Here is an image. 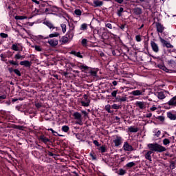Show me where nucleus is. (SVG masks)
<instances>
[{
  "label": "nucleus",
  "mask_w": 176,
  "mask_h": 176,
  "mask_svg": "<svg viewBox=\"0 0 176 176\" xmlns=\"http://www.w3.org/2000/svg\"><path fill=\"white\" fill-rule=\"evenodd\" d=\"M147 148L150 149V152H159L162 153V152H166L167 149L166 147L157 144V143H151L147 145Z\"/></svg>",
  "instance_id": "obj_1"
},
{
  "label": "nucleus",
  "mask_w": 176,
  "mask_h": 176,
  "mask_svg": "<svg viewBox=\"0 0 176 176\" xmlns=\"http://www.w3.org/2000/svg\"><path fill=\"white\" fill-rule=\"evenodd\" d=\"M173 107H176V96L172 98L168 102L164 105L166 109H171Z\"/></svg>",
  "instance_id": "obj_2"
},
{
  "label": "nucleus",
  "mask_w": 176,
  "mask_h": 176,
  "mask_svg": "<svg viewBox=\"0 0 176 176\" xmlns=\"http://www.w3.org/2000/svg\"><path fill=\"white\" fill-rule=\"evenodd\" d=\"M168 94H169L168 91H161L157 92L155 94V96H157V98H159V100H164V98H166V97H167Z\"/></svg>",
  "instance_id": "obj_3"
},
{
  "label": "nucleus",
  "mask_w": 176,
  "mask_h": 176,
  "mask_svg": "<svg viewBox=\"0 0 176 176\" xmlns=\"http://www.w3.org/2000/svg\"><path fill=\"white\" fill-rule=\"evenodd\" d=\"M113 143L115 146H120V144H123V138L119 135H116Z\"/></svg>",
  "instance_id": "obj_4"
},
{
  "label": "nucleus",
  "mask_w": 176,
  "mask_h": 176,
  "mask_svg": "<svg viewBox=\"0 0 176 176\" xmlns=\"http://www.w3.org/2000/svg\"><path fill=\"white\" fill-rule=\"evenodd\" d=\"M44 24L46 25L51 31H53V30H56V31H60V28L55 27L54 25H53V23L49 21L44 22Z\"/></svg>",
  "instance_id": "obj_5"
},
{
  "label": "nucleus",
  "mask_w": 176,
  "mask_h": 176,
  "mask_svg": "<svg viewBox=\"0 0 176 176\" xmlns=\"http://www.w3.org/2000/svg\"><path fill=\"white\" fill-rule=\"evenodd\" d=\"M122 149H124L125 152H131L132 151H134L133 146L130 145L127 142H124Z\"/></svg>",
  "instance_id": "obj_6"
},
{
  "label": "nucleus",
  "mask_w": 176,
  "mask_h": 176,
  "mask_svg": "<svg viewBox=\"0 0 176 176\" xmlns=\"http://www.w3.org/2000/svg\"><path fill=\"white\" fill-rule=\"evenodd\" d=\"M73 116L76 120H78V124H80V126H82V114L79 112H74Z\"/></svg>",
  "instance_id": "obj_7"
},
{
  "label": "nucleus",
  "mask_w": 176,
  "mask_h": 176,
  "mask_svg": "<svg viewBox=\"0 0 176 176\" xmlns=\"http://www.w3.org/2000/svg\"><path fill=\"white\" fill-rule=\"evenodd\" d=\"M83 98L85 100V102L82 100L80 102L82 107H89L90 105V99H89V97L85 94L83 95Z\"/></svg>",
  "instance_id": "obj_8"
},
{
  "label": "nucleus",
  "mask_w": 176,
  "mask_h": 176,
  "mask_svg": "<svg viewBox=\"0 0 176 176\" xmlns=\"http://www.w3.org/2000/svg\"><path fill=\"white\" fill-rule=\"evenodd\" d=\"M74 27L69 28L66 34V36L69 38V41H72L74 38Z\"/></svg>",
  "instance_id": "obj_9"
},
{
  "label": "nucleus",
  "mask_w": 176,
  "mask_h": 176,
  "mask_svg": "<svg viewBox=\"0 0 176 176\" xmlns=\"http://www.w3.org/2000/svg\"><path fill=\"white\" fill-rule=\"evenodd\" d=\"M167 118L170 119V120H176V114L174 111H168L166 113Z\"/></svg>",
  "instance_id": "obj_10"
},
{
  "label": "nucleus",
  "mask_w": 176,
  "mask_h": 176,
  "mask_svg": "<svg viewBox=\"0 0 176 176\" xmlns=\"http://www.w3.org/2000/svg\"><path fill=\"white\" fill-rule=\"evenodd\" d=\"M151 46L152 47V50L154 51L155 53L159 52V45L155 41H151Z\"/></svg>",
  "instance_id": "obj_11"
},
{
  "label": "nucleus",
  "mask_w": 176,
  "mask_h": 176,
  "mask_svg": "<svg viewBox=\"0 0 176 176\" xmlns=\"http://www.w3.org/2000/svg\"><path fill=\"white\" fill-rule=\"evenodd\" d=\"M48 43L49 45H50V46H52V47H54L57 46V45H58V40L56 38H52L48 41Z\"/></svg>",
  "instance_id": "obj_12"
},
{
  "label": "nucleus",
  "mask_w": 176,
  "mask_h": 176,
  "mask_svg": "<svg viewBox=\"0 0 176 176\" xmlns=\"http://www.w3.org/2000/svg\"><path fill=\"white\" fill-rule=\"evenodd\" d=\"M156 28L157 32H160V34L163 33V32L164 31V26H163V25H162V23H156Z\"/></svg>",
  "instance_id": "obj_13"
},
{
  "label": "nucleus",
  "mask_w": 176,
  "mask_h": 176,
  "mask_svg": "<svg viewBox=\"0 0 176 176\" xmlns=\"http://www.w3.org/2000/svg\"><path fill=\"white\" fill-rule=\"evenodd\" d=\"M136 105L140 109H145L146 108V103L145 102H136Z\"/></svg>",
  "instance_id": "obj_14"
},
{
  "label": "nucleus",
  "mask_w": 176,
  "mask_h": 176,
  "mask_svg": "<svg viewBox=\"0 0 176 176\" xmlns=\"http://www.w3.org/2000/svg\"><path fill=\"white\" fill-rule=\"evenodd\" d=\"M152 153H153V152L151 151H147L144 155L145 159H146L149 162H152V156L151 155H152Z\"/></svg>",
  "instance_id": "obj_15"
},
{
  "label": "nucleus",
  "mask_w": 176,
  "mask_h": 176,
  "mask_svg": "<svg viewBox=\"0 0 176 176\" xmlns=\"http://www.w3.org/2000/svg\"><path fill=\"white\" fill-rule=\"evenodd\" d=\"M69 41V38L67 36H63L60 40V42L62 43V45H65V43H68Z\"/></svg>",
  "instance_id": "obj_16"
},
{
  "label": "nucleus",
  "mask_w": 176,
  "mask_h": 176,
  "mask_svg": "<svg viewBox=\"0 0 176 176\" xmlns=\"http://www.w3.org/2000/svg\"><path fill=\"white\" fill-rule=\"evenodd\" d=\"M70 54H73V56H76V57H78V58H83V56L79 52H76V51L72 50L70 52Z\"/></svg>",
  "instance_id": "obj_17"
},
{
  "label": "nucleus",
  "mask_w": 176,
  "mask_h": 176,
  "mask_svg": "<svg viewBox=\"0 0 176 176\" xmlns=\"http://www.w3.org/2000/svg\"><path fill=\"white\" fill-rule=\"evenodd\" d=\"M138 127L134 126H131L128 128L129 133H138Z\"/></svg>",
  "instance_id": "obj_18"
},
{
  "label": "nucleus",
  "mask_w": 176,
  "mask_h": 176,
  "mask_svg": "<svg viewBox=\"0 0 176 176\" xmlns=\"http://www.w3.org/2000/svg\"><path fill=\"white\" fill-rule=\"evenodd\" d=\"M161 42L162 43H163L164 46H165L166 47H168V48L173 47V45L170 43L167 42L166 40L163 38L161 39Z\"/></svg>",
  "instance_id": "obj_19"
},
{
  "label": "nucleus",
  "mask_w": 176,
  "mask_h": 176,
  "mask_svg": "<svg viewBox=\"0 0 176 176\" xmlns=\"http://www.w3.org/2000/svg\"><path fill=\"white\" fill-rule=\"evenodd\" d=\"M132 96H142L144 94V91L141 90H135L131 92Z\"/></svg>",
  "instance_id": "obj_20"
},
{
  "label": "nucleus",
  "mask_w": 176,
  "mask_h": 176,
  "mask_svg": "<svg viewBox=\"0 0 176 176\" xmlns=\"http://www.w3.org/2000/svg\"><path fill=\"white\" fill-rule=\"evenodd\" d=\"M157 67L158 68H160V69H162L165 72H168V69L166 67V66L164 65V63H160L157 65Z\"/></svg>",
  "instance_id": "obj_21"
},
{
  "label": "nucleus",
  "mask_w": 176,
  "mask_h": 176,
  "mask_svg": "<svg viewBox=\"0 0 176 176\" xmlns=\"http://www.w3.org/2000/svg\"><path fill=\"white\" fill-rule=\"evenodd\" d=\"M19 64L23 67H31V63L28 60L21 61Z\"/></svg>",
  "instance_id": "obj_22"
},
{
  "label": "nucleus",
  "mask_w": 176,
  "mask_h": 176,
  "mask_svg": "<svg viewBox=\"0 0 176 176\" xmlns=\"http://www.w3.org/2000/svg\"><path fill=\"white\" fill-rule=\"evenodd\" d=\"M40 140L43 142L44 144H47V142H50V140L45 135H41L40 137Z\"/></svg>",
  "instance_id": "obj_23"
},
{
  "label": "nucleus",
  "mask_w": 176,
  "mask_h": 176,
  "mask_svg": "<svg viewBox=\"0 0 176 176\" xmlns=\"http://www.w3.org/2000/svg\"><path fill=\"white\" fill-rule=\"evenodd\" d=\"M94 5H95V8H98V6H102L103 3L101 1L96 0L94 1Z\"/></svg>",
  "instance_id": "obj_24"
},
{
  "label": "nucleus",
  "mask_w": 176,
  "mask_h": 176,
  "mask_svg": "<svg viewBox=\"0 0 176 176\" xmlns=\"http://www.w3.org/2000/svg\"><path fill=\"white\" fill-rule=\"evenodd\" d=\"M78 68H80L81 71H87V69H89L87 65L83 64L79 65Z\"/></svg>",
  "instance_id": "obj_25"
},
{
  "label": "nucleus",
  "mask_w": 176,
  "mask_h": 176,
  "mask_svg": "<svg viewBox=\"0 0 176 176\" xmlns=\"http://www.w3.org/2000/svg\"><path fill=\"white\" fill-rule=\"evenodd\" d=\"M57 36H60V33L58 32H54L49 35V38H57Z\"/></svg>",
  "instance_id": "obj_26"
},
{
  "label": "nucleus",
  "mask_w": 176,
  "mask_h": 176,
  "mask_svg": "<svg viewBox=\"0 0 176 176\" xmlns=\"http://www.w3.org/2000/svg\"><path fill=\"white\" fill-rule=\"evenodd\" d=\"M134 13L138 16L142 13V10L140 8H136L134 9Z\"/></svg>",
  "instance_id": "obj_27"
},
{
  "label": "nucleus",
  "mask_w": 176,
  "mask_h": 176,
  "mask_svg": "<svg viewBox=\"0 0 176 176\" xmlns=\"http://www.w3.org/2000/svg\"><path fill=\"white\" fill-rule=\"evenodd\" d=\"M124 12V9L123 8H120V9H118L117 10V14L118 17H121L122 16V13H123Z\"/></svg>",
  "instance_id": "obj_28"
},
{
  "label": "nucleus",
  "mask_w": 176,
  "mask_h": 176,
  "mask_svg": "<svg viewBox=\"0 0 176 176\" xmlns=\"http://www.w3.org/2000/svg\"><path fill=\"white\" fill-rule=\"evenodd\" d=\"M104 31H105V28H100L98 29V30H97L98 35L101 36V35H102V34H104Z\"/></svg>",
  "instance_id": "obj_29"
},
{
  "label": "nucleus",
  "mask_w": 176,
  "mask_h": 176,
  "mask_svg": "<svg viewBox=\"0 0 176 176\" xmlns=\"http://www.w3.org/2000/svg\"><path fill=\"white\" fill-rule=\"evenodd\" d=\"M60 27L62 28V32L65 34L67 32V25L65 23L60 24Z\"/></svg>",
  "instance_id": "obj_30"
},
{
  "label": "nucleus",
  "mask_w": 176,
  "mask_h": 176,
  "mask_svg": "<svg viewBox=\"0 0 176 176\" xmlns=\"http://www.w3.org/2000/svg\"><path fill=\"white\" fill-rule=\"evenodd\" d=\"M135 166V162H131L126 164V167H128V168H131V167H134Z\"/></svg>",
  "instance_id": "obj_31"
},
{
  "label": "nucleus",
  "mask_w": 176,
  "mask_h": 176,
  "mask_svg": "<svg viewBox=\"0 0 176 176\" xmlns=\"http://www.w3.org/2000/svg\"><path fill=\"white\" fill-rule=\"evenodd\" d=\"M62 131H64V133H68V131H69V126H68L67 125L63 126Z\"/></svg>",
  "instance_id": "obj_32"
},
{
  "label": "nucleus",
  "mask_w": 176,
  "mask_h": 176,
  "mask_svg": "<svg viewBox=\"0 0 176 176\" xmlns=\"http://www.w3.org/2000/svg\"><path fill=\"white\" fill-rule=\"evenodd\" d=\"M80 30H81V31H86V30H87V23H82L80 25Z\"/></svg>",
  "instance_id": "obj_33"
},
{
  "label": "nucleus",
  "mask_w": 176,
  "mask_h": 176,
  "mask_svg": "<svg viewBox=\"0 0 176 176\" xmlns=\"http://www.w3.org/2000/svg\"><path fill=\"white\" fill-rule=\"evenodd\" d=\"M15 20H25L27 19V16H15L14 17Z\"/></svg>",
  "instance_id": "obj_34"
},
{
  "label": "nucleus",
  "mask_w": 176,
  "mask_h": 176,
  "mask_svg": "<svg viewBox=\"0 0 176 176\" xmlns=\"http://www.w3.org/2000/svg\"><path fill=\"white\" fill-rule=\"evenodd\" d=\"M10 72H14V74H16V75H17V76H21V73L20 72V70L15 69L13 70H10Z\"/></svg>",
  "instance_id": "obj_35"
},
{
  "label": "nucleus",
  "mask_w": 176,
  "mask_h": 176,
  "mask_svg": "<svg viewBox=\"0 0 176 176\" xmlns=\"http://www.w3.org/2000/svg\"><path fill=\"white\" fill-rule=\"evenodd\" d=\"M163 144L165 145L166 146H167L168 145H170V140L169 139H167V138H165L163 140Z\"/></svg>",
  "instance_id": "obj_36"
},
{
  "label": "nucleus",
  "mask_w": 176,
  "mask_h": 176,
  "mask_svg": "<svg viewBox=\"0 0 176 176\" xmlns=\"http://www.w3.org/2000/svg\"><path fill=\"white\" fill-rule=\"evenodd\" d=\"M74 14H76V16H82V10L79 9H76L74 10Z\"/></svg>",
  "instance_id": "obj_37"
},
{
  "label": "nucleus",
  "mask_w": 176,
  "mask_h": 176,
  "mask_svg": "<svg viewBox=\"0 0 176 176\" xmlns=\"http://www.w3.org/2000/svg\"><path fill=\"white\" fill-rule=\"evenodd\" d=\"M12 49L14 51V52H19V46L17 44H13L12 45Z\"/></svg>",
  "instance_id": "obj_38"
},
{
  "label": "nucleus",
  "mask_w": 176,
  "mask_h": 176,
  "mask_svg": "<svg viewBox=\"0 0 176 176\" xmlns=\"http://www.w3.org/2000/svg\"><path fill=\"white\" fill-rule=\"evenodd\" d=\"M15 58L17 59V60H23V58H24V56H22L20 54H16L15 55Z\"/></svg>",
  "instance_id": "obj_39"
},
{
  "label": "nucleus",
  "mask_w": 176,
  "mask_h": 176,
  "mask_svg": "<svg viewBox=\"0 0 176 176\" xmlns=\"http://www.w3.org/2000/svg\"><path fill=\"white\" fill-rule=\"evenodd\" d=\"M124 174H126V170L124 169H119L118 175H124Z\"/></svg>",
  "instance_id": "obj_40"
},
{
  "label": "nucleus",
  "mask_w": 176,
  "mask_h": 176,
  "mask_svg": "<svg viewBox=\"0 0 176 176\" xmlns=\"http://www.w3.org/2000/svg\"><path fill=\"white\" fill-rule=\"evenodd\" d=\"M36 50V52H42L43 49L39 45H34L32 46Z\"/></svg>",
  "instance_id": "obj_41"
},
{
  "label": "nucleus",
  "mask_w": 176,
  "mask_h": 176,
  "mask_svg": "<svg viewBox=\"0 0 176 176\" xmlns=\"http://www.w3.org/2000/svg\"><path fill=\"white\" fill-rule=\"evenodd\" d=\"M117 94H118V91H113L111 93V96L114 97L116 98V100H119V98H116Z\"/></svg>",
  "instance_id": "obj_42"
},
{
  "label": "nucleus",
  "mask_w": 176,
  "mask_h": 176,
  "mask_svg": "<svg viewBox=\"0 0 176 176\" xmlns=\"http://www.w3.org/2000/svg\"><path fill=\"white\" fill-rule=\"evenodd\" d=\"M111 108H113V109H119V108H120V106L118 104L114 103L111 105Z\"/></svg>",
  "instance_id": "obj_43"
},
{
  "label": "nucleus",
  "mask_w": 176,
  "mask_h": 176,
  "mask_svg": "<svg viewBox=\"0 0 176 176\" xmlns=\"http://www.w3.org/2000/svg\"><path fill=\"white\" fill-rule=\"evenodd\" d=\"M157 107H156V105L153 104L152 107L149 109V111H151V112H155V111H157Z\"/></svg>",
  "instance_id": "obj_44"
},
{
  "label": "nucleus",
  "mask_w": 176,
  "mask_h": 176,
  "mask_svg": "<svg viewBox=\"0 0 176 176\" xmlns=\"http://www.w3.org/2000/svg\"><path fill=\"white\" fill-rule=\"evenodd\" d=\"M100 151L102 152V153H104L107 151V148L104 146H102L100 147Z\"/></svg>",
  "instance_id": "obj_45"
},
{
  "label": "nucleus",
  "mask_w": 176,
  "mask_h": 176,
  "mask_svg": "<svg viewBox=\"0 0 176 176\" xmlns=\"http://www.w3.org/2000/svg\"><path fill=\"white\" fill-rule=\"evenodd\" d=\"M8 63L11 64V65H19V63L14 60H9Z\"/></svg>",
  "instance_id": "obj_46"
},
{
  "label": "nucleus",
  "mask_w": 176,
  "mask_h": 176,
  "mask_svg": "<svg viewBox=\"0 0 176 176\" xmlns=\"http://www.w3.org/2000/svg\"><path fill=\"white\" fill-rule=\"evenodd\" d=\"M81 43L82 46H86V45H87V39L83 38L81 41Z\"/></svg>",
  "instance_id": "obj_47"
},
{
  "label": "nucleus",
  "mask_w": 176,
  "mask_h": 176,
  "mask_svg": "<svg viewBox=\"0 0 176 176\" xmlns=\"http://www.w3.org/2000/svg\"><path fill=\"white\" fill-rule=\"evenodd\" d=\"M135 39L137 42H141V41H142V39L141 38V36L140 35L135 36Z\"/></svg>",
  "instance_id": "obj_48"
},
{
  "label": "nucleus",
  "mask_w": 176,
  "mask_h": 176,
  "mask_svg": "<svg viewBox=\"0 0 176 176\" xmlns=\"http://www.w3.org/2000/svg\"><path fill=\"white\" fill-rule=\"evenodd\" d=\"M117 100H118V101H121L122 102H124V101H126V100H127V98H126V97H122V98H120V99H117Z\"/></svg>",
  "instance_id": "obj_49"
},
{
  "label": "nucleus",
  "mask_w": 176,
  "mask_h": 176,
  "mask_svg": "<svg viewBox=\"0 0 176 176\" xmlns=\"http://www.w3.org/2000/svg\"><path fill=\"white\" fill-rule=\"evenodd\" d=\"M90 74L92 76H97V72L92 70L90 72Z\"/></svg>",
  "instance_id": "obj_50"
},
{
  "label": "nucleus",
  "mask_w": 176,
  "mask_h": 176,
  "mask_svg": "<svg viewBox=\"0 0 176 176\" xmlns=\"http://www.w3.org/2000/svg\"><path fill=\"white\" fill-rule=\"evenodd\" d=\"M0 36H1V38H8V34H6V33H1V34H0Z\"/></svg>",
  "instance_id": "obj_51"
},
{
  "label": "nucleus",
  "mask_w": 176,
  "mask_h": 176,
  "mask_svg": "<svg viewBox=\"0 0 176 176\" xmlns=\"http://www.w3.org/2000/svg\"><path fill=\"white\" fill-rule=\"evenodd\" d=\"M106 111H107V112L109 113H111V106L110 105L106 106Z\"/></svg>",
  "instance_id": "obj_52"
},
{
  "label": "nucleus",
  "mask_w": 176,
  "mask_h": 176,
  "mask_svg": "<svg viewBox=\"0 0 176 176\" xmlns=\"http://www.w3.org/2000/svg\"><path fill=\"white\" fill-rule=\"evenodd\" d=\"M175 167H176L175 163L172 162V163L170 164V168H171L172 170H174V168H175Z\"/></svg>",
  "instance_id": "obj_53"
},
{
  "label": "nucleus",
  "mask_w": 176,
  "mask_h": 176,
  "mask_svg": "<svg viewBox=\"0 0 176 176\" xmlns=\"http://www.w3.org/2000/svg\"><path fill=\"white\" fill-rule=\"evenodd\" d=\"M106 27L109 28V30H112V24L111 23H106Z\"/></svg>",
  "instance_id": "obj_54"
},
{
  "label": "nucleus",
  "mask_w": 176,
  "mask_h": 176,
  "mask_svg": "<svg viewBox=\"0 0 176 176\" xmlns=\"http://www.w3.org/2000/svg\"><path fill=\"white\" fill-rule=\"evenodd\" d=\"M162 134V132L160 131H157V132H155V137H160V135Z\"/></svg>",
  "instance_id": "obj_55"
},
{
  "label": "nucleus",
  "mask_w": 176,
  "mask_h": 176,
  "mask_svg": "<svg viewBox=\"0 0 176 176\" xmlns=\"http://www.w3.org/2000/svg\"><path fill=\"white\" fill-rule=\"evenodd\" d=\"M19 101H23V98H19V99H17V98H13L12 100V102H16V101H19Z\"/></svg>",
  "instance_id": "obj_56"
},
{
  "label": "nucleus",
  "mask_w": 176,
  "mask_h": 176,
  "mask_svg": "<svg viewBox=\"0 0 176 176\" xmlns=\"http://www.w3.org/2000/svg\"><path fill=\"white\" fill-rule=\"evenodd\" d=\"M89 156H91V157H92V160H96L97 159V157H96V155H93V153H90Z\"/></svg>",
  "instance_id": "obj_57"
},
{
  "label": "nucleus",
  "mask_w": 176,
  "mask_h": 176,
  "mask_svg": "<svg viewBox=\"0 0 176 176\" xmlns=\"http://www.w3.org/2000/svg\"><path fill=\"white\" fill-rule=\"evenodd\" d=\"M94 144L96 145V146H100V143L97 140H94Z\"/></svg>",
  "instance_id": "obj_58"
},
{
  "label": "nucleus",
  "mask_w": 176,
  "mask_h": 176,
  "mask_svg": "<svg viewBox=\"0 0 176 176\" xmlns=\"http://www.w3.org/2000/svg\"><path fill=\"white\" fill-rule=\"evenodd\" d=\"M0 100H6V95L0 96Z\"/></svg>",
  "instance_id": "obj_59"
},
{
  "label": "nucleus",
  "mask_w": 176,
  "mask_h": 176,
  "mask_svg": "<svg viewBox=\"0 0 176 176\" xmlns=\"http://www.w3.org/2000/svg\"><path fill=\"white\" fill-rule=\"evenodd\" d=\"M146 118H152V113H148L146 114Z\"/></svg>",
  "instance_id": "obj_60"
},
{
  "label": "nucleus",
  "mask_w": 176,
  "mask_h": 176,
  "mask_svg": "<svg viewBox=\"0 0 176 176\" xmlns=\"http://www.w3.org/2000/svg\"><path fill=\"white\" fill-rule=\"evenodd\" d=\"M81 112L83 113L84 116H87L88 113L87 111L82 110Z\"/></svg>",
  "instance_id": "obj_61"
},
{
  "label": "nucleus",
  "mask_w": 176,
  "mask_h": 176,
  "mask_svg": "<svg viewBox=\"0 0 176 176\" xmlns=\"http://www.w3.org/2000/svg\"><path fill=\"white\" fill-rule=\"evenodd\" d=\"M119 28H120V30H124V28H126V25H121L119 26Z\"/></svg>",
  "instance_id": "obj_62"
},
{
  "label": "nucleus",
  "mask_w": 176,
  "mask_h": 176,
  "mask_svg": "<svg viewBox=\"0 0 176 176\" xmlns=\"http://www.w3.org/2000/svg\"><path fill=\"white\" fill-rule=\"evenodd\" d=\"M36 108H41L42 107V104H41V103H36Z\"/></svg>",
  "instance_id": "obj_63"
},
{
  "label": "nucleus",
  "mask_w": 176,
  "mask_h": 176,
  "mask_svg": "<svg viewBox=\"0 0 176 176\" xmlns=\"http://www.w3.org/2000/svg\"><path fill=\"white\" fill-rule=\"evenodd\" d=\"M48 156H56V154H54L53 153L49 151L48 152Z\"/></svg>",
  "instance_id": "obj_64"
}]
</instances>
